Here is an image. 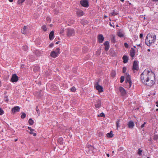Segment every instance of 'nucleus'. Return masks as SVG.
<instances>
[{"instance_id": "nucleus-1", "label": "nucleus", "mask_w": 158, "mask_h": 158, "mask_svg": "<svg viewBox=\"0 0 158 158\" xmlns=\"http://www.w3.org/2000/svg\"><path fill=\"white\" fill-rule=\"evenodd\" d=\"M155 74L151 70L145 69L141 74L140 78L145 84L152 86L155 83Z\"/></svg>"}, {"instance_id": "nucleus-2", "label": "nucleus", "mask_w": 158, "mask_h": 158, "mask_svg": "<svg viewBox=\"0 0 158 158\" xmlns=\"http://www.w3.org/2000/svg\"><path fill=\"white\" fill-rule=\"evenodd\" d=\"M156 40V35L154 33L148 34L145 40V44L148 46L154 43Z\"/></svg>"}, {"instance_id": "nucleus-3", "label": "nucleus", "mask_w": 158, "mask_h": 158, "mask_svg": "<svg viewBox=\"0 0 158 158\" xmlns=\"http://www.w3.org/2000/svg\"><path fill=\"white\" fill-rule=\"evenodd\" d=\"M66 35L67 37H70L74 35L75 32L74 29L69 28L66 29Z\"/></svg>"}, {"instance_id": "nucleus-4", "label": "nucleus", "mask_w": 158, "mask_h": 158, "mask_svg": "<svg viewBox=\"0 0 158 158\" xmlns=\"http://www.w3.org/2000/svg\"><path fill=\"white\" fill-rule=\"evenodd\" d=\"M125 82L126 83L128 84V88H130L132 82L131 80V77L129 74H126Z\"/></svg>"}, {"instance_id": "nucleus-5", "label": "nucleus", "mask_w": 158, "mask_h": 158, "mask_svg": "<svg viewBox=\"0 0 158 158\" xmlns=\"http://www.w3.org/2000/svg\"><path fill=\"white\" fill-rule=\"evenodd\" d=\"M94 87L96 89L98 90L99 92H102L103 91V88L98 84V82L96 83L95 84Z\"/></svg>"}, {"instance_id": "nucleus-6", "label": "nucleus", "mask_w": 158, "mask_h": 158, "mask_svg": "<svg viewBox=\"0 0 158 158\" xmlns=\"http://www.w3.org/2000/svg\"><path fill=\"white\" fill-rule=\"evenodd\" d=\"M139 69V68L137 61L135 60L133 62L132 69L134 70H138Z\"/></svg>"}, {"instance_id": "nucleus-7", "label": "nucleus", "mask_w": 158, "mask_h": 158, "mask_svg": "<svg viewBox=\"0 0 158 158\" xmlns=\"http://www.w3.org/2000/svg\"><path fill=\"white\" fill-rule=\"evenodd\" d=\"M18 80V77L16 74H13L11 79L10 80L12 82H17Z\"/></svg>"}, {"instance_id": "nucleus-8", "label": "nucleus", "mask_w": 158, "mask_h": 158, "mask_svg": "<svg viewBox=\"0 0 158 158\" xmlns=\"http://www.w3.org/2000/svg\"><path fill=\"white\" fill-rule=\"evenodd\" d=\"M80 3L81 5L85 7H88L89 6L88 1L86 0H82L81 1Z\"/></svg>"}, {"instance_id": "nucleus-9", "label": "nucleus", "mask_w": 158, "mask_h": 158, "mask_svg": "<svg viewBox=\"0 0 158 158\" xmlns=\"http://www.w3.org/2000/svg\"><path fill=\"white\" fill-rule=\"evenodd\" d=\"M104 38L102 35H99L98 36V41L99 42V43H102L104 40Z\"/></svg>"}, {"instance_id": "nucleus-10", "label": "nucleus", "mask_w": 158, "mask_h": 158, "mask_svg": "<svg viewBox=\"0 0 158 158\" xmlns=\"http://www.w3.org/2000/svg\"><path fill=\"white\" fill-rule=\"evenodd\" d=\"M104 45L105 46V50L106 51H108L110 48L109 43L108 41H106L104 43Z\"/></svg>"}, {"instance_id": "nucleus-11", "label": "nucleus", "mask_w": 158, "mask_h": 158, "mask_svg": "<svg viewBox=\"0 0 158 158\" xmlns=\"http://www.w3.org/2000/svg\"><path fill=\"white\" fill-rule=\"evenodd\" d=\"M119 89L122 95L124 96L126 94V92L123 88L120 87H119Z\"/></svg>"}, {"instance_id": "nucleus-12", "label": "nucleus", "mask_w": 158, "mask_h": 158, "mask_svg": "<svg viewBox=\"0 0 158 158\" xmlns=\"http://www.w3.org/2000/svg\"><path fill=\"white\" fill-rule=\"evenodd\" d=\"M101 105V101L99 100H98L96 101V102L95 105V107L96 108H99Z\"/></svg>"}, {"instance_id": "nucleus-13", "label": "nucleus", "mask_w": 158, "mask_h": 158, "mask_svg": "<svg viewBox=\"0 0 158 158\" xmlns=\"http://www.w3.org/2000/svg\"><path fill=\"white\" fill-rule=\"evenodd\" d=\"M20 110V108L19 106H16L14 107L12 109V111L13 113H15L17 112H19Z\"/></svg>"}, {"instance_id": "nucleus-14", "label": "nucleus", "mask_w": 158, "mask_h": 158, "mask_svg": "<svg viewBox=\"0 0 158 158\" xmlns=\"http://www.w3.org/2000/svg\"><path fill=\"white\" fill-rule=\"evenodd\" d=\"M134 126V123L132 121H130L128 123V127L130 129H132L133 128Z\"/></svg>"}, {"instance_id": "nucleus-15", "label": "nucleus", "mask_w": 158, "mask_h": 158, "mask_svg": "<svg viewBox=\"0 0 158 158\" xmlns=\"http://www.w3.org/2000/svg\"><path fill=\"white\" fill-rule=\"evenodd\" d=\"M58 54H57L56 51H52L51 52L50 56L53 58H55L58 56Z\"/></svg>"}, {"instance_id": "nucleus-16", "label": "nucleus", "mask_w": 158, "mask_h": 158, "mask_svg": "<svg viewBox=\"0 0 158 158\" xmlns=\"http://www.w3.org/2000/svg\"><path fill=\"white\" fill-rule=\"evenodd\" d=\"M54 32L53 31H51L49 34V39L50 40H52L54 39Z\"/></svg>"}, {"instance_id": "nucleus-17", "label": "nucleus", "mask_w": 158, "mask_h": 158, "mask_svg": "<svg viewBox=\"0 0 158 158\" xmlns=\"http://www.w3.org/2000/svg\"><path fill=\"white\" fill-rule=\"evenodd\" d=\"M77 15L78 17L82 16L84 15L83 11L81 10H78L77 12Z\"/></svg>"}, {"instance_id": "nucleus-18", "label": "nucleus", "mask_w": 158, "mask_h": 158, "mask_svg": "<svg viewBox=\"0 0 158 158\" xmlns=\"http://www.w3.org/2000/svg\"><path fill=\"white\" fill-rule=\"evenodd\" d=\"M27 26H24V27L23 29L21 30V32L22 33L24 34H26L27 32Z\"/></svg>"}, {"instance_id": "nucleus-19", "label": "nucleus", "mask_w": 158, "mask_h": 158, "mask_svg": "<svg viewBox=\"0 0 158 158\" xmlns=\"http://www.w3.org/2000/svg\"><path fill=\"white\" fill-rule=\"evenodd\" d=\"M123 62L124 63H127L128 60V58L127 56L126 55H124L123 57Z\"/></svg>"}, {"instance_id": "nucleus-20", "label": "nucleus", "mask_w": 158, "mask_h": 158, "mask_svg": "<svg viewBox=\"0 0 158 158\" xmlns=\"http://www.w3.org/2000/svg\"><path fill=\"white\" fill-rule=\"evenodd\" d=\"M135 51L134 49L132 48H131L130 52V56L132 57H133L135 56Z\"/></svg>"}, {"instance_id": "nucleus-21", "label": "nucleus", "mask_w": 158, "mask_h": 158, "mask_svg": "<svg viewBox=\"0 0 158 158\" xmlns=\"http://www.w3.org/2000/svg\"><path fill=\"white\" fill-rule=\"evenodd\" d=\"M121 30H120V31ZM117 34L118 36L120 37H122L124 36V33L122 31H119L117 33Z\"/></svg>"}, {"instance_id": "nucleus-22", "label": "nucleus", "mask_w": 158, "mask_h": 158, "mask_svg": "<svg viewBox=\"0 0 158 158\" xmlns=\"http://www.w3.org/2000/svg\"><path fill=\"white\" fill-rule=\"evenodd\" d=\"M58 142L60 144H62L63 143V138H59L58 139Z\"/></svg>"}, {"instance_id": "nucleus-23", "label": "nucleus", "mask_w": 158, "mask_h": 158, "mask_svg": "<svg viewBox=\"0 0 158 158\" xmlns=\"http://www.w3.org/2000/svg\"><path fill=\"white\" fill-rule=\"evenodd\" d=\"M28 123L30 125H31L33 124L34 121L31 118H30L29 120Z\"/></svg>"}, {"instance_id": "nucleus-24", "label": "nucleus", "mask_w": 158, "mask_h": 158, "mask_svg": "<svg viewBox=\"0 0 158 158\" xmlns=\"http://www.w3.org/2000/svg\"><path fill=\"white\" fill-rule=\"evenodd\" d=\"M112 131H111L110 133H108L106 135L109 138H111L112 137L113 135L111 133Z\"/></svg>"}, {"instance_id": "nucleus-25", "label": "nucleus", "mask_w": 158, "mask_h": 158, "mask_svg": "<svg viewBox=\"0 0 158 158\" xmlns=\"http://www.w3.org/2000/svg\"><path fill=\"white\" fill-rule=\"evenodd\" d=\"M39 69V68L38 66H35L33 68V71L35 72H37Z\"/></svg>"}, {"instance_id": "nucleus-26", "label": "nucleus", "mask_w": 158, "mask_h": 158, "mask_svg": "<svg viewBox=\"0 0 158 158\" xmlns=\"http://www.w3.org/2000/svg\"><path fill=\"white\" fill-rule=\"evenodd\" d=\"M35 109H36V111L37 112V113L38 114V116H40V111H39L38 106H36Z\"/></svg>"}, {"instance_id": "nucleus-27", "label": "nucleus", "mask_w": 158, "mask_h": 158, "mask_svg": "<svg viewBox=\"0 0 158 158\" xmlns=\"http://www.w3.org/2000/svg\"><path fill=\"white\" fill-rule=\"evenodd\" d=\"M112 43H115L116 41L114 36H113L112 38L110 39Z\"/></svg>"}, {"instance_id": "nucleus-28", "label": "nucleus", "mask_w": 158, "mask_h": 158, "mask_svg": "<svg viewBox=\"0 0 158 158\" xmlns=\"http://www.w3.org/2000/svg\"><path fill=\"white\" fill-rule=\"evenodd\" d=\"M25 1V0H18V3L19 5H21L22 3Z\"/></svg>"}, {"instance_id": "nucleus-29", "label": "nucleus", "mask_w": 158, "mask_h": 158, "mask_svg": "<svg viewBox=\"0 0 158 158\" xmlns=\"http://www.w3.org/2000/svg\"><path fill=\"white\" fill-rule=\"evenodd\" d=\"M42 28L43 31H46L47 30L46 27L45 25H44L42 27Z\"/></svg>"}, {"instance_id": "nucleus-30", "label": "nucleus", "mask_w": 158, "mask_h": 158, "mask_svg": "<svg viewBox=\"0 0 158 158\" xmlns=\"http://www.w3.org/2000/svg\"><path fill=\"white\" fill-rule=\"evenodd\" d=\"M142 150H141L140 149H139L138 150V154L139 155H142Z\"/></svg>"}, {"instance_id": "nucleus-31", "label": "nucleus", "mask_w": 158, "mask_h": 158, "mask_svg": "<svg viewBox=\"0 0 158 158\" xmlns=\"http://www.w3.org/2000/svg\"><path fill=\"white\" fill-rule=\"evenodd\" d=\"M26 116V114L25 113H23L21 115V118L22 119L24 118H25Z\"/></svg>"}, {"instance_id": "nucleus-32", "label": "nucleus", "mask_w": 158, "mask_h": 158, "mask_svg": "<svg viewBox=\"0 0 158 158\" xmlns=\"http://www.w3.org/2000/svg\"><path fill=\"white\" fill-rule=\"evenodd\" d=\"M124 80V77L123 76H121L120 77V82L121 83L123 82Z\"/></svg>"}, {"instance_id": "nucleus-33", "label": "nucleus", "mask_w": 158, "mask_h": 158, "mask_svg": "<svg viewBox=\"0 0 158 158\" xmlns=\"http://www.w3.org/2000/svg\"><path fill=\"white\" fill-rule=\"evenodd\" d=\"M23 49L25 51H26L28 49V47L27 46L25 45L23 46Z\"/></svg>"}, {"instance_id": "nucleus-34", "label": "nucleus", "mask_w": 158, "mask_h": 158, "mask_svg": "<svg viewBox=\"0 0 158 158\" xmlns=\"http://www.w3.org/2000/svg\"><path fill=\"white\" fill-rule=\"evenodd\" d=\"M119 123H120L119 120H118L116 122V126H117V128H118V127H119L120 126L119 125Z\"/></svg>"}, {"instance_id": "nucleus-35", "label": "nucleus", "mask_w": 158, "mask_h": 158, "mask_svg": "<svg viewBox=\"0 0 158 158\" xmlns=\"http://www.w3.org/2000/svg\"><path fill=\"white\" fill-rule=\"evenodd\" d=\"M98 117H104L105 116V115L102 112L99 115H98Z\"/></svg>"}, {"instance_id": "nucleus-36", "label": "nucleus", "mask_w": 158, "mask_h": 158, "mask_svg": "<svg viewBox=\"0 0 158 158\" xmlns=\"http://www.w3.org/2000/svg\"><path fill=\"white\" fill-rule=\"evenodd\" d=\"M59 51L60 49L59 48H57L55 51H56V52L59 54L60 53Z\"/></svg>"}, {"instance_id": "nucleus-37", "label": "nucleus", "mask_w": 158, "mask_h": 158, "mask_svg": "<svg viewBox=\"0 0 158 158\" xmlns=\"http://www.w3.org/2000/svg\"><path fill=\"white\" fill-rule=\"evenodd\" d=\"M4 113V111L0 107V115H2Z\"/></svg>"}, {"instance_id": "nucleus-38", "label": "nucleus", "mask_w": 158, "mask_h": 158, "mask_svg": "<svg viewBox=\"0 0 158 158\" xmlns=\"http://www.w3.org/2000/svg\"><path fill=\"white\" fill-rule=\"evenodd\" d=\"M127 70V68L125 67H124L123 69V73H125Z\"/></svg>"}, {"instance_id": "nucleus-39", "label": "nucleus", "mask_w": 158, "mask_h": 158, "mask_svg": "<svg viewBox=\"0 0 158 158\" xmlns=\"http://www.w3.org/2000/svg\"><path fill=\"white\" fill-rule=\"evenodd\" d=\"M118 13H117L116 12L115 10H114L113 11V12L112 13V14L113 15H117Z\"/></svg>"}, {"instance_id": "nucleus-40", "label": "nucleus", "mask_w": 158, "mask_h": 158, "mask_svg": "<svg viewBox=\"0 0 158 158\" xmlns=\"http://www.w3.org/2000/svg\"><path fill=\"white\" fill-rule=\"evenodd\" d=\"M70 89H71V91H73V92H74L76 90V89L74 87H72Z\"/></svg>"}, {"instance_id": "nucleus-41", "label": "nucleus", "mask_w": 158, "mask_h": 158, "mask_svg": "<svg viewBox=\"0 0 158 158\" xmlns=\"http://www.w3.org/2000/svg\"><path fill=\"white\" fill-rule=\"evenodd\" d=\"M33 131H30V132H29V133L30 134H33L35 136L36 135V134L35 133L33 132Z\"/></svg>"}, {"instance_id": "nucleus-42", "label": "nucleus", "mask_w": 158, "mask_h": 158, "mask_svg": "<svg viewBox=\"0 0 158 158\" xmlns=\"http://www.w3.org/2000/svg\"><path fill=\"white\" fill-rule=\"evenodd\" d=\"M46 20L48 22H50L51 20L50 18L49 17H47L46 18Z\"/></svg>"}, {"instance_id": "nucleus-43", "label": "nucleus", "mask_w": 158, "mask_h": 158, "mask_svg": "<svg viewBox=\"0 0 158 158\" xmlns=\"http://www.w3.org/2000/svg\"><path fill=\"white\" fill-rule=\"evenodd\" d=\"M124 46L127 48H128L129 47V46L128 44L127 43H125L124 44Z\"/></svg>"}, {"instance_id": "nucleus-44", "label": "nucleus", "mask_w": 158, "mask_h": 158, "mask_svg": "<svg viewBox=\"0 0 158 158\" xmlns=\"http://www.w3.org/2000/svg\"><path fill=\"white\" fill-rule=\"evenodd\" d=\"M111 76L113 77H114L115 76V73L114 72H112L111 74Z\"/></svg>"}, {"instance_id": "nucleus-45", "label": "nucleus", "mask_w": 158, "mask_h": 158, "mask_svg": "<svg viewBox=\"0 0 158 158\" xmlns=\"http://www.w3.org/2000/svg\"><path fill=\"white\" fill-rule=\"evenodd\" d=\"M28 128L30 130V131H34V130L32 129L31 127H28Z\"/></svg>"}, {"instance_id": "nucleus-46", "label": "nucleus", "mask_w": 158, "mask_h": 158, "mask_svg": "<svg viewBox=\"0 0 158 158\" xmlns=\"http://www.w3.org/2000/svg\"><path fill=\"white\" fill-rule=\"evenodd\" d=\"M5 100L6 101H8V99L7 98V96H5L4 98Z\"/></svg>"}, {"instance_id": "nucleus-47", "label": "nucleus", "mask_w": 158, "mask_h": 158, "mask_svg": "<svg viewBox=\"0 0 158 158\" xmlns=\"http://www.w3.org/2000/svg\"><path fill=\"white\" fill-rule=\"evenodd\" d=\"M146 123L145 122H144V123L142 124L141 126V127L142 128H143L144 127L145 124Z\"/></svg>"}, {"instance_id": "nucleus-48", "label": "nucleus", "mask_w": 158, "mask_h": 158, "mask_svg": "<svg viewBox=\"0 0 158 158\" xmlns=\"http://www.w3.org/2000/svg\"><path fill=\"white\" fill-rule=\"evenodd\" d=\"M53 45H54V44L53 43H52L49 45V47H52L53 46Z\"/></svg>"}, {"instance_id": "nucleus-49", "label": "nucleus", "mask_w": 158, "mask_h": 158, "mask_svg": "<svg viewBox=\"0 0 158 158\" xmlns=\"http://www.w3.org/2000/svg\"><path fill=\"white\" fill-rule=\"evenodd\" d=\"M143 37V34H140L139 35V37L141 39Z\"/></svg>"}, {"instance_id": "nucleus-50", "label": "nucleus", "mask_w": 158, "mask_h": 158, "mask_svg": "<svg viewBox=\"0 0 158 158\" xmlns=\"http://www.w3.org/2000/svg\"><path fill=\"white\" fill-rule=\"evenodd\" d=\"M110 25L111 26H113L114 28V26H113L112 24H111V23H110Z\"/></svg>"}, {"instance_id": "nucleus-51", "label": "nucleus", "mask_w": 158, "mask_h": 158, "mask_svg": "<svg viewBox=\"0 0 158 158\" xmlns=\"http://www.w3.org/2000/svg\"><path fill=\"white\" fill-rule=\"evenodd\" d=\"M156 105L157 107H158V101L156 102Z\"/></svg>"}, {"instance_id": "nucleus-52", "label": "nucleus", "mask_w": 158, "mask_h": 158, "mask_svg": "<svg viewBox=\"0 0 158 158\" xmlns=\"http://www.w3.org/2000/svg\"><path fill=\"white\" fill-rule=\"evenodd\" d=\"M106 155L108 157H109L110 156V155L108 153L106 154Z\"/></svg>"}, {"instance_id": "nucleus-53", "label": "nucleus", "mask_w": 158, "mask_h": 158, "mask_svg": "<svg viewBox=\"0 0 158 158\" xmlns=\"http://www.w3.org/2000/svg\"><path fill=\"white\" fill-rule=\"evenodd\" d=\"M9 1L10 2H12L13 1V0H9Z\"/></svg>"}, {"instance_id": "nucleus-54", "label": "nucleus", "mask_w": 158, "mask_h": 158, "mask_svg": "<svg viewBox=\"0 0 158 158\" xmlns=\"http://www.w3.org/2000/svg\"><path fill=\"white\" fill-rule=\"evenodd\" d=\"M137 46H139L140 47H141L140 44H138V45H137Z\"/></svg>"}, {"instance_id": "nucleus-55", "label": "nucleus", "mask_w": 158, "mask_h": 158, "mask_svg": "<svg viewBox=\"0 0 158 158\" xmlns=\"http://www.w3.org/2000/svg\"><path fill=\"white\" fill-rule=\"evenodd\" d=\"M148 52H150V49H148L147 50Z\"/></svg>"}, {"instance_id": "nucleus-56", "label": "nucleus", "mask_w": 158, "mask_h": 158, "mask_svg": "<svg viewBox=\"0 0 158 158\" xmlns=\"http://www.w3.org/2000/svg\"><path fill=\"white\" fill-rule=\"evenodd\" d=\"M1 85H2L1 82V81H0V87L1 86Z\"/></svg>"}, {"instance_id": "nucleus-57", "label": "nucleus", "mask_w": 158, "mask_h": 158, "mask_svg": "<svg viewBox=\"0 0 158 158\" xmlns=\"http://www.w3.org/2000/svg\"><path fill=\"white\" fill-rule=\"evenodd\" d=\"M152 0L153 1H155V2L158 1V0Z\"/></svg>"}, {"instance_id": "nucleus-58", "label": "nucleus", "mask_w": 158, "mask_h": 158, "mask_svg": "<svg viewBox=\"0 0 158 158\" xmlns=\"http://www.w3.org/2000/svg\"><path fill=\"white\" fill-rule=\"evenodd\" d=\"M121 1L123 2H124V0H120Z\"/></svg>"}, {"instance_id": "nucleus-59", "label": "nucleus", "mask_w": 158, "mask_h": 158, "mask_svg": "<svg viewBox=\"0 0 158 158\" xmlns=\"http://www.w3.org/2000/svg\"><path fill=\"white\" fill-rule=\"evenodd\" d=\"M59 42V41H58L57 42H56V44H58Z\"/></svg>"}, {"instance_id": "nucleus-60", "label": "nucleus", "mask_w": 158, "mask_h": 158, "mask_svg": "<svg viewBox=\"0 0 158 158\" xmlns=\"http://www.w3.org/2000/svg\"><path fill=\"white\" fill-rule=\"evenodd\" d=\"M17 140H18L17 139H15V142H16V141H17Z\"/></svg>"}, {"instance_id": "nucleus-61", "label": "nucleus", "mask_w": 158, "mask_h": 158, "mask_svg": "<svg viewBox=\"0 0 158 158\" xmlns=\"http://www.w3.org/2000/svg\"><path fill=\"white\" fill-rule=\"evenodd\" d=\"M156 111H158V109H156Z\"/></svg>"}, {"instance_id": "nucleus-62", "label": "nucleus", "mask_w": 158, "mask_h": 158, "mask_svg": "<svg viewBox=\"0 0 158 158\" xmlns=\"http://www.w3.org/2000/svg\"><path fill=\"white\" fill-rule=\"evenodd\" d=\"M38 52H38V51H37L35 52V53H36V52H37V53Z\"/></svg>"}, {"instance_id": "nucleus-63", "label": "nucleus", "mask_w": 158, "mask_h": 158, "mask_svg": "<svg viewBox=\"0 0 158 158\" xmlns=\"http://www.w3.org/2000/svg\"><path fill=\"white\" fill-rule=\"evenodd\" d=\"M116 26L117 27H118V25H116Z\"/></svg>"}, {"instance_id": "nucleus-64", "label": "nucleus", "mask_w": 158, "mask_h": 158, "mask_svg": "<svg viewBox=\"0 0 158 158\" xmlns=\"http://www.w3.org/2000/svg\"><path fill=\"white\" fill-rule=\"evenodd\" d=\"M147 158H150V157H147Z\"/></svg>"}]
</instances>
